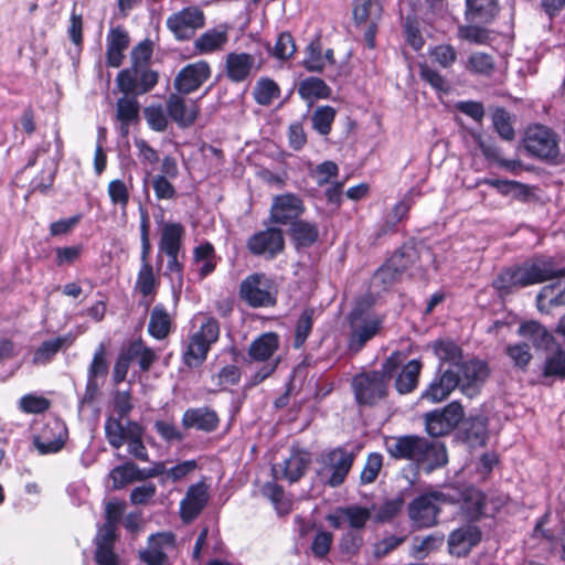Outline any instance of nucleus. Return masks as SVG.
Segmentation results:
<instances>
[{
    "label": "nucleus",
    "instance_id": "obj_1",
    "mask_svg": "<svg viewBox=\"0 0 565 565\" xmlns=\"http://www.w3.org/2000/svg\"><path fill=\"white\" fill-rule=\"evenodd\" d=\"M384 447L392 458L415 461L428 471L447 462L444 444L417 435L385 437Z\"/></svg>",
    "mask_w": 565,
    "mask_h": 565
},
{
    "label": "nucleus",
    "instance_id": "obj_2",
    "mask_svg": "<svg viewBox=\"0 0 565 565\" xmlns=\"http://www.w3.org/2000/svg\"><path fill=\"white\" fill-rule=\"evenodd\" d=\"M556 276H565V268H555L551 257H539L521 266L502 270L492 286L500 297H504L516 289L540 284Z\"/></svg>",
    "mask_w": 565,
    "mask_h": 565
},
{
    "label": "nucleus",
    "instance_id": "obj_3",
    "mask_svg": "<svg viewBox=\"0 0 565 565\" xmlns=\"http://www.w3.org/2000/svg\"><path fill=\"white\" fill-rule=\"evenodd\" d=\"M193 330L182 343V359L186 366L198 367L206 360L211 347L220 338L218 321L209 316L198 315L193 319Z\"/></svg>",
    "mask_w": 565,
    "mask_h": 565
},
{
    "label": "nucleus",
    "instance_id": "obj_4",
    "mask_svg": "<svg viewBox=\"0 0 565 565\" xmlns=\"http://www.w3.org/2000/svg\"><path fill=\"white\" fill-rule=\"evenodd\" d=\"M360 449V446L345 445L322 451L317 459L320 480L331 488L343 484Z\"/></svg>",
    "mask_w": 565,
    "mask_h": 565
},
{
    "label": "nucleus",
    "instance_id": "obj_5",
    "mask_svg": "<svg viewBox=\"0 0 565 565\" xmlns=\"http://www.w3.org/2000/svg\"><path fill=\"white\" fill-rule=\"evenodd\" d=\"M396 366L395 360L391 356L381 370L355 375L352 387L356 402L360 405H374L384 398Z\"/></svg>",
    "mask_w": 565,
    "mask_h": 565
},
{
    "label": "nucleus",
    "instance_id": "obj_6",
    "mask_svg": "<svg viewBox=\"0 0 565 565\" xmlns=\"http://www.w3.org/2000/svg\"><path fill=\"white\" fill-rule=\"evenodd\" d=\"M447 502V495L439 491H430L417 495L407 507L412 526L416 530L435 526L438 523L441 508Z\"/></svg>",
    "mask_w": 565,
    "mask_h": 565
},
{
    "label": "nucleus",
    "instance_id": "obj_7",
    "mask_svg": "<svg viewBox=\"0 0 565 565\" xmlns=\"http://www.w3.org/2000/svg\"><path fill=\"white\" fill-rule=\"evenodd\" d=\"M239 297L252 308H266L276 303L277 290L273 279L263 273H255L242 280Z\"/></svg>",
    "mask_w": 565,
    "mask_h": 565
},
{
    "label": "nucleus",
    "instance_id": "obj_8",
    "mask_svg": "<svg viewBox=\"0 0 565 565\" xmlns=\"http://www.w3.org/2000/svg\"><path fill=\"white\" fill-rule=\"evenodd\" d=\"M205 25V14L198 6L185 7L167 19V28L179 41L192 39Z\"/></svg>",
    "mask_w": 565,
    "mask_h": 565
},
{
    "label": "nucleus",
    "instance_id": "obj_9",
    "mask_svg": "<svg viewBox=\"0 0 565 565\" xmlns=\"http://www.w3.org/2000/svg\"><path fill=\"white\" fill-rule=\"evenodd\" d=\"M524 147L529 153L541 159H552L558 153L555 134L547 127L534 125L527 128Z\"/></svg>",
    "mask_w": 565,
    "mask_h": 565
},
{
    "label": "nucleus",
    "instance_id": "obj_10",
    "mask_svg": "<svg viewBox=\"0 0 565 565\" xmlns=\"http://www.w3.org/2000/svg\"><path fill=\"white\" fill-rule=\"evenodd\" d=\"M353 20L356 26L364 28V40L370 49L375 46L377 23L381 18L382 8L373 0L352 1Z\"/></svg>",
    "mask_w": 565,
    "mask_h": 565
},
{
    "label": "nucleus",
    "instance_id": "obj_11",
    "mask_svg": "<svg viewBox=\"0 0 565 565\" xmlns=\"http://www.w3.org/2000/svg\"><path fill=\"white\" fill-rule=\"evenodd\" d=\"M462 417V406L457 402H451L441 411H434L425 415L426 430L434 437L447 435L461 422Z\"/></svg>",
    "mask_w": 565,
    "mask_h": 565
},
{
    "label": "nucleus",
    "instance_id": "obj_12",
    "mask_svg": "<svg viewBox=\"0 0 565 565\" xmlns=\"http://www.w3.org/2000/svg\"><path fill=\"white\" fill-rule=\"evenodd\" d=\"M303 212L305 204L300 196L284 193L273 198L269 220L274 224L291 225Z\"/></svg>",
    "mask_w": 565,
    "mask_h": 565
},
{
    "label": "nucleus",
    "instance_id": "obj_13",
    "mask_svg": "<svg viewBox=\"0 0 565 565\" xmlns=\"http://www.w3.org/2000/svg\"><path fill=\"white\" fill-rule=\"evenodd\" d=\"M381 323L379 318L354 310L350 319V350L359 352L379 332Z\"/></svg>",
    "mask_w": 565,
    "mask_h": 565
},
{
    "label": "nucleus",
    "instance_id": "obj_14",
    "mask_svg": "<svg viewBox=\"0 0 565 565\" xmlns=\"http://www.w3.org/2000/svg\"><path fill=\"white\" fill-rule=\"evenodd\" d=\"M211 76V67L205 61H198L185 65L174 78V88L178 93L188 95L199 89Z\"/></svg>",
    "mask_w": 565,
    "mask_h": 565
},
{
    "label": "nucleus",
    "instance_id": "obj_15",
    "mask_svg": "<svg viewBox=\"0 0 565 565\" xmlns=\"http://www.w3.org/2000/svg\"><path fill=\"white\" fill-rule=\"evenodd\" d=\"M285 241L282 232L275 227L259 231L247 241V248L253 255L275 257L284 249Z\"/></svg>",
    "mask_w": 565,
    "mask_h": 565
},
{
    "label": "nucleus",
    "instance_id": "obj_16",
    "mask_svg": "<svg viewBox=\"0 0 565 565\" xmlns=\"http://www.w3.org/2000/svg\"><path fill=\"white\" fill-rule=\"evenodd\" d=\"M185 236V227L179 222H162L158 242L157 269L162 266L163 254H180Z\"/></svg>",
    "mask_w": 565,
    "mask_h": 565
},
{
    "label": "nucleus",
    "instance_id": "obj_17",
    "mask_svg": "<svg viewBox=\"0 0 565 565\" xmlns=\"http://www.w3.org/2000/svg\"><path fill=\"white\" fill-rule=\"evenodd\" d=\"M175 550V539L172 533L162 532L152 534L147 547L140 552V558L147 565H164L169 554Z\"/></svg>",
    "mask_w": 565,
    "mask_h": 565
},
{
    "label": "nucleus",
    "instance_id": "obj_18",
    "mask_svg": "<svg viewBox=\"0 0 565 565\" xmlns=\"http://www.w3.org/2000/svg\"><path fill=\"white\" fill-rule=\"evenodd\" d=\"M66 437L67 429L64 423L58 419H52L34 437L33 444L41 455L55 454L62 449Z\"/></svg>",
    "mask_w": 565,
    "mask_h": 565
},
{
    "label": "nucleus",
    "instance_id": "obj_19",
    "mask_svg": "<svg viewBox=\"0 0 565 565\" xmlns=\"http://www.w3.org/2000/svg\"><path fill=\"white\" fill-rule=\"evenodd\" d=\"M226 77L233 83L247 81L259 70L256 57L245 52H231L225 56Z\"/></svg>",
    "mask_w": 565,
    "mask_h": 565
},
{
    "label": "nucleus",
    "instance_id": "obj_20",
    "mask_svg": "<svg viewBox=\"0 0 565 565\" xmlns=\"http://www.w3.org/2000/svg\"><path fill=\"white\" fill-rule=\"evenodd\" d=\"M166 104L168 115L180 128L191 127L200 114L198 102L185 99L180 93L171 94Z\"/></svg>",
    "mask_w": 565,
    "mask_h": 565
},
{
    "label": "nucleus",
    "instance_id": "obj_21",
    "mask_svg": "<svg viewBox=\"0 0 565 565\" xmlns=\"http://www.w3.org/2000/svg\"><path fill=\"white\" fill-rule=\"evenodd\" d=\"M459 374L452 369L440 371L422 393V398L431 403L443 402L459 386Z\"/></svg>",
    "mask_w": 565,
    "mask_h": 565
},
{
    "label": "nucleus",
    "instance_id": "obj_22",
    "mask_svg": "<svg viewBox=\"0 0 565 565\" xmlns=\"http://www.w3.org/2000/svg\"><path fill=\"white\" fill-rule=\"evenodd\" d=\"M461 391L473 394L489 376V367L486 362L471 360L461 363L458 367Z\"/></svg>",
    "mask_w": 565,
    "mask_h": 565
},
{
    "label": "nucleus",
    "instance_id": "obj_23",
    "mask_svg": "<svg viewBox=\"0 0 565 565\" xmlns=\"http://www.w3.org/2000/svg\"><path fill=\"white\" fill-rule=\"evenodd\" d=\"M480 541V529L476 525L467 524L449 534L448 550L451 555L466 556Z\"/></svg>",
    "mask_w": 565,
    "mask_h": 565
},
{
    "label": "nucleus",
    "instance_id": "obj_24",
    "mask_svg": "<svg viewBox=\"0 0 565 565\" xmlns=\"http://www.w3.org/2000/svg\"><path fill=\"white\" fill-rule=\"evenodd\" d=\"M129 43V34L124 26L110 28L106 36V63L109 67H119L122 64Z\"/></svg>",
    "mask_w": 565,
    "mask_h": 565
},
{
    "label": "nucleus",
    "instance_id": "obj_25",
    "mask_svg": "<svg viewBox=\"0 0 565 565\" xmlns=\"http://www.w3.org/2000/svg\"><path fill=\"white\" fill-rule=\"evenodd\" d=\"M207 489L203 482L192 484L180 503V514L183 521H193L207 503Z\"/></svg>",
    "mask_w": 565,
    "mask_h": 565
},
{
    "label": "nucleus",
    "instance_id": "obj_26",
    "mask_svg": "<svg viewBox=\"0 0 565 565\" xmlns=\"http://www.w3.org/2000/svg\"><path fill=\"white\" fill-rule=\"evenodd\" d=\"M230 26L218 24L203 32L194 41V49L200 54H212L222 51L228 42Z\"/></svg>",
    "mask_w": 565,
    "mask_h": 565
},
{
    "label": "nucleus",
    "instance_id": "obj_27",
    "mask_svg": "<svg viewBox=\"0 0 565 565\" xmlns=\"http://www.w3.org/2000/svg\"><path fill=\"white\" fill-rule=\"evenodd\" d=\"M220 424L215 411L210 407L189 408L182 416V425L185 428H195L205 433L214 431Z\"/></svg>",
    "mask_w": 565,
    "mask_h": 565
},
{
    "label": "nucleus",
    "instance_id": "obj_28",
    "mask_svg": "<svg viewBox=\"0 0 565 565\" xmlns=\"http://www.w3.org/2000/svg\"><path fill=\"white\" fill-rule=\"evenodd\" d=\"M159 287L160 278L156 275L153 265L140 266L134 289L142 297V303L147 308L154 300Z\"/></svg>",
    "mask_w": 565,
    "mask_h": 565
},
{
    "label": "nucleus",
    "instance_id": "obj_29",
    "mask_svg": "<svg viewBox=\"0 0 565 565\" xmlns=\"http://www.w3.org/2000/svg\"><path fill=\"white\" fill-rule=\"evenodd\" d=\"M107 373L106 347L104 343H99L88 366L86 396L92 398L95 395L99 387L98 379L106 377Z\"/></svg>",
    "mask_w": 565,
    "mask_h": 565
},
{
    "label": "nucleus",
    "instance_id": "obj_30",
    "mask_svg": "<svg viewBox=\"0 0 565 565\" xmlns=\"http://www.w3.org/2000/svg\"><path fill=\"white\" fill-rule=\"evenodd\" d=\"M140 105L135 97L124 96L116 103V118L119 121V130L127 136L129 127L139 120Z\"/></svg>",
    "mask_w": 565,
    "mask_h": 565
},
{
    "label": "nucleus",
    "instance_id": "obj_31",
    "mask_svg": "<svg viewBox=\"0 0 565 565\" xmlns=\"http://www.w3.org/2000/svg\"><path fill=\"white\" fill-rule=\"evenodd\" d=\"M172 317L162 303H157L149 317L148 332L156 340H164L172 330Z\"/></svg>",
    "mask_w": 565,
    "mask_h": 565
},
{
    "label": "nucleus",
    "instance_id": "obj_32",
    "mask_svg": "<svg viewBox=\"0 0 565 565\" xmlns=\"http://www.w3.org/2000/svg\"><path fill=\"white\" fill-rule=\"evenodd\" d=\"M142 437V427L137 422L128 420L127 436L125 440V444H127L128 454L139 461L148 462L150 459Z\"/></svg>",
    "mask_w": 565,
    "mask_h": 565
},
{
    "label": "nucleus",
    "instance_id": "obj_33",
    "mask_svg": "<svg viewBox=\"0 0 565 565\" xmlns=\"http://www.w3.org/2000/svg\"><path fill=\"white\" fill-rule=\"evenodd\" d=\"M279 347V338L274 332H267L254 340L248 349V355L255 361H268Z\"/></svg>",
    "mask_w": 565,
    "mask_h": 565
},
{
    "label": "nucleus",
    "instance_id": "obj_34",
    "mask_svg": "<svg viewBox=\"0 0 565 565\" xmlns=\"http://www.w3.org/2000/svg\"><path fill=\"white\" fill-rule=\"evenodd\" d=\"M540 311H548L551 307L565 306V279L544 286L536 297Z\"/></svg>",
    "mask_w": 565,
    "mask_h": 565
},
{
    "label": "nucleus",
    "instance_id": "obj_35",
    "mask_svg": "<svg viewBox=\"0 0 565 565\" xmlns=\"http://www.w3.org/2000/svg\"><path fill=\"white\" fill-rule=\"evenodd\" d=\"M193 263L201 279L212 274L217 264L213 245L205 242L195 246L193 248Z\"/></svg>",
    "mask_w": 565,
    "mask_h": 565
},
{
    "label": "nucleus",
    "instance_id": "obj_36",
    "mask_svg": "<svg viewBox=\"0 0 565 565\" xmlns=\"http://www.w3.org/2000/svg\"><path fill=\"white\" fill-rule=\"evenodd\" d=\"M467 19L472 22H490L499 12L498 0H466Z\"/></svg>",
    "mask_w": 565,
    "mask_h": 565
},
{
    "label": "nucleus",
    "instance_id": "obj_37",
    "mask_svg": "<svg viewBox=\"0 0 565 565\" xmlns=\"http://www.w3.org/2000/svg\"><path fill=\"white\" fill-rule=\"evenodd\" d=\"M74 338L71 334L61 335L44 341L33 354V363L44 365L52 361L56 353L63 348L73 343Z\"/></svg>",
    "mask_w": 565,
    "mask_h": 565
},
{
    "label": "nucleus",
    "instance_id": "obj_38",
    "mask_svg": "<svg viewBox=\"0 0 565 565\" xmlns=\"http://www.w3.org/2000/svg\"><path fill=\"white\" fill-rule=\"evenodd\" d=\"M132 189V177L129 175L127 181L114 179L107 185V194L110 203L118 206L122 215H126L130 200V191Z\"/></svg>",
    "mask_w": 565,
    "mask_h": 565
},
{
    "label": "nucleus",
    "instance_id": "obj_39",
    "mask_svg": "<svg viewBox=\"0 0 565 565\" xmlns=\"http://www.w3.org/2000/svg\"><path fill=\"white\" fill-rule=\"evenodd\" d=\"M422 363L411 360L406 363L395 381V387L399 394H408L417 387Z\"/></svg>",
    "mask_w": 565,
    "mask_h": 565
},
{
    "label": "nucleus",
    "instance_id": "obj_40",
    "mask_svg": "<svg viewBox=\"0 0 565 565\" xmlns=\"http://www.w3.org/2000/svg\"><path fill=\"white\" fill-rule=\"evenodd\" d=\"M109 479L114 489H122L134 481L142 480L141 469L136 463L128 461L111 469Z\"/></svg>",
    "mask_w": 565,
    "mask_h": 565
},
{
    "label": "nucleus",
    "instance_id": "obj_41",
    "mask_svg": "<svg viewBox=\"0 0 565 565\" xmlns=\"http://www.w3.org/2000/svg\"><path fill=\"white\" fill-rule=\"evenodd\" d=\"M435 355L441 364L448 363L450 366L459 367L462 360L460 347L451 340H437L433 344Z\"/></svg>",
    "mask_w": 565,
    "mask_h": 565
},
{
    "label": "nucleus",
    "instance_id": "obj_42",
    "mask_svg": "<svg viewBox=\"0 0 565 565\" xmlns=\"http://www.w3.org/2000/svg\"><path fill=\"white\" fill-rule=\"evenodd\" d=\"M330 93V87L318 77H308L301 81L298 86L300 97L310 103L316 99L328 98Z\"/></svg>",
    "mask_w": 565,
    "mask_h": 565
},
{
    "label": "nucleus",
    "instance_id": "obj_43",
    "mask_svg": "<svg viewBox=\"0 0 565 565\" xmlns=\"http://www.w3.org/2000/svg\"><path fill=\"white\" fill-rule=\"evenodd\" d=\"M310 463V456L306 451H294L285 460L284 477L290 482L299 480L306 472Z\"/></svg>",
    "mask_w": 565,
    "mask_h": 565
},
{
    "label": "nucleus",
    "instance_id": "obj_44",
    "mask_svg": "<svg viewBox=\"0 0 565 565\" xmlns=\"http://www.w3.org/2000/svg\"><path fill=\"white\" fill-rule=\"evenodd\" d=\"M290 234L298 245L309 246L317 241L319 230L315 223L297 220L290 226Z\"/></svg>",
    "mask_w": 565,
    "mask_h": 565
},
{
    "label": "nucleus",
    "instance_id": "obj_45",
    "mask_svg": "<svg viewBox=\"0 0 565 565\" xmlns=\"http://www.w3.org/2000/svg\"><path fill=\"white\" fill-rule=\"evenodd\" d=\"M280 95L279 86L268 77H262L256 82L253 96L262 106L270 105Z\"/></svg>",
    "mask_w": 565,
    "mask_h": 565
},
{
    "label": "nucleus",
    "instance_id": "obj_46",
    "mask_svg": "<svg viewBox=\"0 0 565 565\" xmlns=\"http://www.w3.org/2000/svg\"><path fill=\"white\" fill-rule=\"evenodd\" d=\"M418 259V254L413 246L404 245L396 250L386 262L392 267H396L403 276L411 269Z\"/></svg>",
    "mask_w": 565,
    "mask_h": 565
},
{
    "label": "nucleus",
    "instance_id": "obj_47",
    "mask_svg": "<svg viewBox=\"0 0 565 565\" xmlns=\"http://www.w3.org/2000/svg\"><path fill=\"white\" fill-rule=\"evenodd\" d=\"M519 333L525 339L532 341L537 348L547 347L552 340V335L547 330L535 321H529L520 326Z\"/></svg>",
    "mask_w": 565,
    "mask_h": 565
},
{
    "label": "nucleus",
    "instance_id": "obj_48",
    "mask_svg": "<svg viewBox=\"0 0 565 565\" xmlns=\"http://www.w3.org/2000/svg\"><path fill=\"white\" fill-rule=\"evenodd\" d=\"M122 419L124 418L120 417H108L105 422L106 439L108 444L115 449H119L126 440L127 425H122Z\"/></svg>",
    "mask_w": 565,
    "mask_h": 565
},
{
    "label": "nucleus",
    "instance_id": "obj_49",
    "mask_svg": "<svg viewBox=\"0 0 565 565\" xmlns=\"http://www.w3.org/2000/svg\"><path fill=\"white\" fill-rule=\"evenodd\" d=\"M486 497L479 490H469L462 502V511L470 520H477L483 514Z\"/></svg>",
    "mask_w": 565,
    "mask_h": 565
},
{
    "label": "nucleus",
    "instance_id": "obj_50",
    "mask_svg": "<svg viewBox=\"0 0 565 565\" xmlns=\"http://www.w3.org/2000/svg\"><path fill=\"white\" fill-rule=\"evenodd\" d=\"M543 376L558 380L565 379V351L558 349L544 362Z\"/></svg>",
    "mask_w": 565,
    "mask_h": 565
},
{
    "label": "nucleus",
    "instance_id": "obj_51",
    "mask_svg": "<svg viewBox=\"0 0 565 565\" xmlns=\"http://www.w3.org/2000/svg\"><path fill=\"white\" fill-rule=\"evenodd\" d=\"M302 64L309 72H321L326 67V56H323L320 41L310 42Z\"/></svg>",
    "mask_w": 565,
    "mask_h": 565
},
{
    "label": "nucleus",
    "instance_id": "obj_52",
    "mask_svg": "<svg viewBox=\"0 0 565 565\" xmlns=\"http://www.w3.org/2000/svg\"><path fill=\"white\" fill-rule=\"evenodd\" d=\"M467 440L471 446H483L488 439V423L482 416L472 418L466 429Z\"/></svg>",
    "mask_w": 565,
    "mask_h": 565
},
{
    "label": "nucleus",
    "instance_id": "obj_53",
    "mask_svg": "<svg viewBox=\"0 0 565 565\" xmlns=\"http://www.w3.org/2000/svg\"><path fill=\"white\" fill-rule=\"evenodd\" d=\"M313 315L315 309L307 308L299 316L296 323V333L294 342L295 348L302 347L306 340L308 339L313 324Z\"/></svg>",
    "mask_w": 565,
    "mask_h": 565
},
{
    "label": "nucleus",
    "instance_id": "obj_54",
    "mask_svg": "<svg viewBox=\"0 0 565 565\" xmlns=\"http://www.w3.org/2000/svg\"><path fill=\"white\" fill-rule=\"evenodd\" d=\"M163 255L168 258L163 276L170 280L173 289H181L183 286V264L179 260L180 254Z\"/></svg>",
    "mask_w": 565,
    "mask_h": 565
},
{
    "label": "nucleus",
    "instance_id": "obj_55",
    "mask_svg": "<svg viewBox=\"0 0 565 565\" xmlns=\"http://www.w3.org/2000/svg\"><path fill=\"white\" fill-rule=\"evenodd\" d=\"M263 494L268 498L279 514L288 513L290 502L285 498V492L280 486L275 482H267L263 487Z\"/></svg>",
    "mask_w": 565,
    "mask_h": 565
},
{
    "label": "nucleus",
    "instance_id": "obj_56",
    "mask_svg": "<svg viewBox=\"0 0 565 565\" xmlns=\"http://www.w3.org/2000/svg\"><path fill=\"white\" fill-rule=\"evenodd\" d=\"M51 406L50 399L38 394H25L19 399V408L25 414H41Z\"/></svg>",
    "mask_w": 565,
    "mask_h": 565
},
{
    "label": "nucleus",
    "instance_id": "obj_57",
    "mask_svg": "<svg viewBox=\"0 0 565 565\" xmlns=\"http://www.w3.org/2000/svg\"><path fill=\"white\" fill-rule=\"evenodd\" d=\"M335 118V110L331 106L318 107L312 115L313 128L321 135H328Z\"/></svg>",
    "mask_w": 565,
    "mask_h": 565
},
{
    "label": "nucleus",
    "instance_id": "obj_58",
    "mask_svg": "<svg viewBox=\"0 0 565 565\" xmlns=\"http://www.w3.org/2000/svg\"><path fill=\"white\" fill-rule=\"evenodd\" d=\"M383 467V456L379 452H371L360 475L362 484L374 482Z\"/></svg>",
    "mask_w": 565,
    "mask_h": 565
},
{
    "label": "nucleus",
    "instance_id": "obj_59",
    "mask_svg": "<svg viewBox=\"0 0 565 565\" xmlns=\"http://www.w3.org/2000/svg\"><path fill=\"white\" fill-rule=\"evenodd\" d=\"M492 122L495 131L504 140H512L514 138V129L511 122L510 114L503 108H498L492 115Z\"/></svg>",
    "mask_w": 565,
    "mask_h": 565
},
{
    "label": "nucleus",
    "instance_id": "obj_60",
    "mask_svg": "<svg viewBox=\"0 0 565 565\" xmlns=\"http://www.w3.org/2000/svg\"><path fill=\"white\" fill-rule=\"evenodd\" d=\"M467 68L471 73L490 75L494 68L492 57L486 53H473L469 56Z\"/></svg>",
    "mask_w": 565,
    "mask_h": 565
},
{
    "label": "nucleus",
    "instance_id": "obj_61",
    "mask_svg": "<svg viewBox=\"0 0 565 565\" xmlns=\"http://www.w3.org/2000/svg\"><path fill=\"white\" fill-rule=\"evenodd\" d=\"M296 52V45L290 33L282 32L278 35L271 54L278 60H288Z\"/></svg>",
    "mask_w": 565,
    "mask_h": 565
},
{
    "label": "nucleus",
    "instance_id": "obj_62",
    "mask_svg": "<svg viewBox=\"0 0 565 565\" xmlns=\"http://www.w3.org/2000/svg\"><path fill=\"white\" fill-rule=\"evenodd\" d=\"M430 57L441 67H450L457 60V51L450 44H439L431 49Z\"/></svg>",
    "mask_w": 565,
    "mask_h": 565
},
{
    "label": "nucleus",
    "instance_id": "obj_63",
    "mask_svg": "<svg viewBox=\"0 0 565 565\" xmlns=\"http://www.w3.org/2000/svg\"><path fill=\"white\" fill-rule=\"evenodd\" d=\"M135 148L137 149V157L143 167H154L160 158L156 149H153L146 140L136 138L134 140Z\"/></svg>",
    "mask_w": 565,
    "mask_h": 565
},
{
    "label": "nucleus",
    "instance_id": "obj_64",
    "mask_svg": "<svg viewBox=\"0 0 565 565\" xmlns=\"http://www.w3.org/2000/svg\"><path fill=\"white\" fill-rule=\"evenodd\" d=\"M345 524L352 529H362L369 521L371 513L366 508L350 505L344 508Z\"/></svg>",
    "mask_w": 565,
    "mask_h": 565
}]
</instances>
